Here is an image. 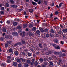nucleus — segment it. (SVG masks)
I'll use <instances>...</instances> for the list:
<instances>
[{
	"mask_svg": "<svg viewBox=\"0 0 67 67\" xmlns=\"http://www.w3.org/2000/svg\"><path fill=\"white\" fill-rule=\"evenodd\" d=\"M50 45H51V46H53V47L55 48V49H60V47H59L58 46L57 47H56V46H55L56 44H53V43H51L50 44Z\"/></svg>",
	"mask_w": 67,
	"mask_h": 67,
	"instance_id": "nucleus-1",
	"label": "nucleus"
},
{
	"mask_svg": "<svg viewBox=\"0 0 67 67\" xmlns=\"http://www.w3.org/2000/svg\"><path fill=\"white\" fill-rule=\"evenodd\" d=\"M12 35L13 36H18V33L16 32H13L12 33Z\"/></svg>",
	"mask_w": 67,
	"mask_h": 67,
	"instance_id": "nucleus-2",
	"label": "nucleus"
},
{
	"mask_svg": "<svg viewBox=\"0 0 67 67\" xmlns=\"http://www.w3.org/2000/svg\"><path fill=\"white\" fill-rule=\"evenodd\" d=\"M53 52V51H49V52H46V55H49V54H51Z\"/></svg>",
	"mask_w": 67,
	"mask_h": 67,
	"instance_id": "nucleus-3",
	"label": "nucleus"
},
{
	"mask_svg": "<svg viewBox=\"0 0 67 67\" xmlns=\"http://www.w3.org/2000/svg\"><path fill=\"white\" fill-rule=\"evenodd\" d=\"M11 37V36L10 35L5 36V38H10Z\"/></svg>",
	"mask_w": 67,
	"mask_h": 67,
	"instance_id": "nucleus-4",
	"label": "nucleus"
},
{
	"mask_svg": "<svg viewBox=\"0 0 67 67\" xmlns=\"http://www.w3.org/2000/svg\"><path fill=\"white\" fill-rule=\"evenodd\" d=\"M21 42L18 43L16 44H15L14 46H18V45H21Z\"/></svg>",
	"mask_w": 67,
	"mask_h": 67,
	"instance_id": "nucleus-5",
	"label": "nucleus"
},
{
	"mask_svg": "<svg viewBox=\"0 0 67 67\" xmlns=\"http://www.w3.org/2000/svg\"><path fill=\"white\" fill-rule=\"evenodd\" d=\"M32 3L34 5H37V3L36 2H32Z\"/></svg>",
	"mask_w": 67,
	"mask_h": 67,
	"instance_id": "nucleus-6",
	"label": "nucleus"
},
{
	"mask_svg": "<svg viewBox=\"0 0 67 67\" xmlns=\"http://www.w3.org/2000/svg\"><path fill=\"white\" fill-rule=\"evenodd\" d=\"M20 60H22L23 63L25 62V59H23V58H20Z\"/></svg>",
	"mask_w": 67,
	"mask_h": 67,
	"instance_id": "nucleus-7",
	"label": "nucleus"
},
{
	"mask_svg": "<svg viewBox=\"0 0 67 67\" xmlns=\"http://www.w3.org/2000/svg\"><path fill=\"white\" fill-rule=\"evenodd\" d=\"M11 7L13 8H17V7H18V6H17L16 5H12L11 6Z\"/></svg>",
	"mask_w": 67,
	"mask_h": 67,
	"instance_id": "nucleus-8",
	"label": "nucleus"
},
{
	"mask_svg": "<svg viewBox=\"0 0 67 67\" xmlns=\"http://www.w3.org/2000/svg\"><path fill=\"white\" fill-rule=\"evenodd\" d=\"M27 25L26 24H24L23 26V28H25L26 27H27Z\"/></svg>",
	"mask_w": 67,
	"mask_h": 67,
	"instance_id": "nucleus-9",
	"label": "nucleus"
},
{
	"mask_svg": "<svg viewBox=\"0 0 67 67\" xmlns=\"http://www.w3.org/2000/svg\"><path fill=\"white\" fill-rule=\"evenodd\" d=\"M29 11L30 13H32L33 12V9H30L29 10Z\"/></svg>",
	"mask_w": 67,
	"mask_h": 67,
	"instance_id": "nucleus-10",
	"label": "nucleus"
},
{
	"mask_svg": "<svg viewBox=\"0 0 67 67\" xmlns=\"http://www.w3.org/2000/svg\"><path fill=\"white\" fill-rule=\"evenodd\" d=\"M29 27L30 28V27H33V25H32V24L30 23H29Z\"/></svg>",
	"mask_w": 67,
	"mask_h": 67,
	"instance_id": "nucleus-11",
	"label": "nucleus"
},
{
	"mask_svg": "<svg viewBox=\"0 0 67 67\" xmlns=\"http://www.w3.org/2000/svg\"><path fill=\"white\" fill-rule=\"evenodd\" d=\"M32 30L33 31H35L36 30V27H34L32 28Z\"/></svg>",
	"mask_w": 67,
	"mask_h": 67,
	"instance_id": "nucleus-12",
	"label": "nucleus"
},
{
	"mask_svg": "<svg viewBox=\"0 0 67 67\" xmlns=\"http://www.w3.org/2000/svg\"><path fill=\"white\" fill-rule=\"evenodd\" d=\"M36 33H37V34H40L41 32H40V31L38 30L36 31Z\"/></svg>",
	"mask_w": 67,
	"mask_h": 67,
	"instance_id": "nucleus-13",
	"label": "nucleus"
},
{
	"mask_svg": "<svg viewBox=\"0 0 67 67\" xmlns=\"http://www.w3.org/2000/svg\"><path fill=\"white\" fill-rule=\"evenodd\" d=\"M8 2H7L5 4V6L6 7H9V3H8Z\"/></svg>",
	"mask_w": 67,
	"mask_h": 67,
	"instance_id": "nucleus-14",
	"label": "nucleus"
},
{
	"mask_svg": "<svg viewBox=\"0 0 67 67\" xmlns=\"http://www.w3.org/2000/svg\"><path fill=\"white\" fill-rule=\"evenodd\" d=\"M1 65L2 66H4V67H6V64L5 63H2L1 64Z\"/></svg>",
	"mask_w": 67,
	"mask_h": 67,
	"instance_id": "nucleus-15",
	"label": "nucleus"
},
{
	"mask_svg": "<svg viewBox=\"0 0 67 67\" xmlns=\"http://www.w3.org/2000/svg\"><path fill=\"white\" fill-rule=\"evenodd\" d=\"M54 54H56L57 55V54H58L59 55V53L56 52V51H55L54 52Z\"/></svg>",
	"mask_w": 67,
	"mask_h": 67,
	"instance_id": "nucleus-16",
	"label": "nucleus"
},
{
	"mask_svg": "<svg viewBox=\"0 0 67 67\" xmlns=\"http://www.w3.org/2000/svg\"><path fill=\"white\" fill-rule=\"evenodd\" d=\"M15 55H18L19 53H18V52L17 51H15Z\"/></svg>",
	"mask_w": 67,
	"mask_h": 67,
	"instance_id": "nucleus-17",
	"label": "nucleus"
},
{
	"mask_svg": "<svg viewBox=\"0 0 67 67\" xmlns=\"http://www.w3.org/2000/svg\"><path fill=\"white\" fill-rule=\"evenodd\" d=\"M13 25L14 26H15V25H17V23L16 22H14Z\"/></svg>",
	"mask_w": 67,
	"mask_h": 67,
	"instance_id": "nucleus-18",
	"label": "nucleus"
},
{
	"mask_svg": "<svg viewBox=\"0 0 67 67\" xmlns=\"http://www.w3.org/2000/svg\"><path fill=\"white\" fill-rule=\"evenodd\" d=\"M63 4L62 3H61L59 5V7H62V5H63Z\"/></svg>",
	"mask_w": 67,
	"mask_h": 67,
	"instance_id": "nucleus-19",
	"label": "nucleus"
},
{
	"mask_svg": "<svg viewBox=\"0 0 67 67\" xmlns=\"http://www.w3.org/2000/svg\"><path fill=\"white\" fill-rule=\"evenodd\" d=\"M8 46H9V45H8V44L7 43H6L5 45V47H8Z\"/></svg>",
	"mask_w": 67,
	"mask_h": 67,
	"instance_id": "nucleus-20",
	"label": "nucleus"
},
{
	"mask_svg": "<svg viewBox=\"0 0 67 67\" xmlns=\"http://www.w3.org/2000/svg\"><path fill=\"white\" fill-rule=\"evenodd\" d=\"M3 32H7V30L5 28L3 29Z\"/></svg>",
	"mask_w": 67,
	"mask_h": 67,
	"instance_id": "nucleus-21",
	"label": "nucleus"
},
{
	"mask_svg": "<svg viewBox=\"0 0 67 67\" xmlns=\"http://www.w3.org/2000/svg\"><path fill=\"white\" fill-rule=\"evenodd\" d=\"M7 44H11V41H7Z\"/></svg>",
	"mask_w": 67,
	"mask_h": 67,
	"instance_id": "nucleus-22",
	"label": "nucleus"
},
{
	"mask_svg": "<svg viewBox=\"0 0 67 67\" xmlns=\"http://www.w3.org/2000/svg\"><path fill=\"white\" fill-rule=\"evenodd\" d=\"M9 51L10 53H11V52H12L13 51L12 49H9Z\"/></svg>",
	"mask_w": 67,
	"mask_h": 67,
	"instance_id": "nucleus-23",
	"label": "nucleus"
},
{
	"mask_svg": "<svg viewBox=\"0 0 67 67\" xmlns=\"http://www.w3.org/2000/svg\"><path fill=\"white\" fill-rule=\"evenodd\" d=\"M39 60H40V62H41V63H42L44 60L43 59H42L41 58Z\"/></svg>",
	"mask_w": 67,
	"mask_h": 67,
	"instance_id": "nucleus-24",
	"label": "nucleus"
},
{
	"mask_svg": "<svg viewBox=\"0 0 67 67\" xmlns=\"http://www.w3.org/2000/svg\"><path fill=\"white\" fill-rule=\"evenodd\" d=\"M13 64L14 66H16L17 64H16V63L15 62H14L13 63Z\"/></svg>",
	"mask_w": 67,
	"mask_h": 67,
	"instance_id": "nucleus-25",
	"label": "nucleus"
},
{
	"mask_svg": "<svg viewBox=\"0 0 67 67\" xmlns=\"http://www.w3.org/2000/svg\"><path fill=\"white\" fill-rule=\"evenodd\" d=\"M38 45H39V47H40L41 48H42V45L41 44V43L39 44H38Z\"/></svg>",
	"mask_w": 67,
	"mask_h": 67,
	"instance_id": "nucleus-26",
	"label": "nucleus"
},
{
	"mask_svg": "<svg viewBox=\"0 0 67 67\" xmlns=\"http://www.w3.org/2000/svg\"><path fill=\"white\" fill-rule=\"evenodd\" d=\"M18 32H19V34L20 35H21V36L22 35V32H21V31H19Z\"/></svg>",
	"mask_w": 67,
	"mask_h": 67,
	"instance_id": "nucleus-27",
	"label": "nucleus"
},
{
	"mask_svg": "<svg viewBox=\"0 0 67 67\" xmlns=\"http://www.w3.org/2000/svg\"><path fill=\"white\" fill-rule=\"evenodd\" d=\"M35 64L36 66H37V65L38 64V63L37 62H36L35 63Z\"/></svg>",
	"mask_w": 67,
	"mask_h": 67,
	"instance_id": "nucleus-28",
	"label": "nucleus"
},
{
	"mask_svg": "<svg viewBox=\"0 0 67 67\" xmlns=\"http://www.w3.org/2000/svg\"><path fill=\"white\" fill-rule=\"evenodd\" d=\"M1 10H4V7H2L1 8Z\"/></svg>",
	"mask_w": 67,
	"mask_h": 67,
	"instance_id": "nucleus-29",
	"label": "nucleus"
},
{
	"mask_svg": "<svg viewBox=\"0 0 67 67\" xmlns=\"http://www.w3.org/2000/svg\"><path fill=\"white\" fill-rule=\"evenodd\" d=\"M40 31L42 33H43V32H44V30L43 29H40Z\"/></svg>",
	"mask_w": 67,
	"mask_h": 67,
	"instance_id": "nucleus-30",
	"label": "nucleus"
},
{
	"mask_svg": "<svg viewBox=\"0 0 67 67\" xmlns=\"http://www.w3.org/2000/svg\"><path fill=\"white\" fill-rule=\"evenodd\" d=\"M10 2L12 3H14V1L13 0H11L10 1Z\"/></svg>",
	"mask_w": 67,
	"mask_h": 67,
	"instance_id": "nucleus-31",
	"label": "nucleus"
},
{
	"mask_svg": "<svg viewBox=\"0 0 67 67\" xmlns=\"http://www.w3.org/2000/svg\"><path fill=\"white\" fill-rule=\"evenodd\" d=\"M46 36L47 37H48L49 36V35L48 34H46Z\"/></svg>",
	"mask_w": 67,
	"mask_h": 67,
	"instance_id": "nucleus-32",
	"label": "nucleus"
},
{
	"mask_svg": "<svg viewBox=\"0 0 67 67\" xmlns=\"http://www.w3.org/2000/svg\"><path fill=\"white\" fill-rule=\"evenodd\" d=\"M27 63H29V64H30V63H31V61L29 60H27Z\"/></svg>",
	"mask_w": 67,
	"mask_h": 67,
	"instance_id": "nucleus-33",
	"label": "nucleus"
},
{
	"mask_svg": "<svg viewBox=\"0 0 67 67\" xmlns=\"http://www.w3.org/2000/svg\"><path fill=\"white\" fill-rule=\"evenodd\" d=\"M39 1L38 2V4H41V2L40 0H39Z\"/></svg>",
	"mask_w": 67,
	"mask_h": 67,
	"instance_id": "nucleus-34",
	"label": "nucleus"
},
{
	"mask_svg": "<svg viewBox=\"0 0 67 67\" xmlns=\"http://www.w3.org/2000/svg\"><path fill=\"white\" fill-rule=\"evenodd\" d=\"M51 32H52V33H54V30L53 29H51Z\"/></svg>",
	"mask_w": 67,
	"mask_h": 67,
	"instance_id": "nucleus-35",
	"label": "nucleus"
},
{
	"mask_svg": "<svg viewBox=\"0 0 67 67\" xmlns=\"http://www.w3.org/2000/svg\"><path fill=\"white\" fill-rule=\"evenodd\" d=\"M58 13L59 12L57 11H56L55 12V14H56L57 15V14H58Z\"/></svg>",
	"mask_w": 67,
	"mask_h": 67,
	"instance_id": "nucleus-36",
	"label": "nucleus"
},
{
	"mask_svg": "<svg viewBox=\"0 0 67 67\" xmlns=\"http://www.w3.org/2000/svg\"><path fill=\"white\" fill-rule=\"evenodd\" d=\"M22 66V65L21 64H19L18 65V66L19 67H21Z\"/></svg>",
	"mask_w": 67,
	"mask_h": 67,
	"instance_id": "nucleus-37",
	"label": "nucleus"
},
{
	"mask_svg": "<svg viewBox=\"0 0 67 67\" xmlns=\"http://www.w3.org/2000/svg\"><path fill=\"white\" fill-rule=\"evenodd\" d=\"M54 42L56 43H58V40H55Z\"/></svg>",
	"mask_w": 67,
	"mask_h": 67,
	"instance_id": "nucleus-38",
	"label": "nucleus"
},
{
	"mask_svg": "<svg viewBox=\"0 0 67 67\" xmlns=\"http://www.w3.org/2000/svg\"><path fill=\"white\" fill-rule=\"evenodd\" d=\"M21 27H20V26H18L17 27V29L19 30H20V29H21Z\"/></svg>",
	"mask_w": 67,
	"mask_h": 67,
	"instance_id": "nucleus-39",
	"label": "nucleus"
},
{
	"mask_svg": "<svg viewBox=\"0 0 67 67\" xmlns=\"http://www.w3.org/2000/svg\"><path fill=\"white\" fill-rule=\"evenodd\" d=\"M17 62H20V60L19 59H17Z\"/></svg>",
	"mask_w": 67,
	"mask_h": 67,
	"instance_id": "nucleus-40",
	"label": "nucleus"
},
{
	"mask_svg": "<svg viewBox=\"0 0 67 67\" xmlns=\"http://www.w3.org/2000/svg\"><path fill=\"white\" fill-rule=\"evenodd\" d=\"M50 5L51 7H53L54 6V3H52Z\"/></svg>",
	"mask_w": 67,
	"mask_h": 67,
	"instance_id": "nucleus-41",
	"label": "nucleus"
},
{
	"mask_svg": "<svg viewBox=\"0 0 67 67\" xmlns=\"http://www.w3.org/2000/svg\"><path fill=\"white\" fill-rule=\"evenodd\" d=\"M63 31L64 32V33H66V30L65 29H64L63 30Z\"/></svg>",
	"mask_w": 67,
	"mask_h": 67,
	"instance_id": "nucleus-42",
	"label": "nucleus"
},
{
	"mask_svg": "<svg viewBox=\"0 0 67 67\" xmlns=\"http://www.w3.org/2000/svg\"><path fill=\"white\" fill-rule=\"evenodd\" d=\"M31 50L32 52H33L34 51V48H31Z\"/></svg>",
	"mask_w": 67,
	"mask_h": 67,
	"instance_id": "nucleus-43",
	"label": "nucleus"
},
{
	"mask_svg": "<svg viewBox=\"0 0 67 67\" xmlns=\"http://www.w3.org/2000/svg\"><path fill=\"white\" fill-rule=\"evenodd\" d=\"M1 14H4V12L3 11H1Z\"/></svg>",
	"mask_w": 67,
	"mask_h": 67,
	"instance_id": "nucleus-44",
	"label": "nucleus"
},
{
	"mask_svg": "<svg viewBox=\"0 0 67 67\" xmlns=\"http://www.w3.org/2000/svg\"><path fill=\"white\" fill-rule=\"evenodd\" d=\"M57 64L58 65H60V64H62V63H60V62H59L57 63Z\"/></svg>",
	"mask_w": 67,
	"mask_h": 67,
	"instance_id": "nucleus-45",
	"label": "nucleus"
},
{
	"mask_svg": "<svg viewBox=\"0 0 67 67\" xmlns=\"http://www.w3.org/2000/svg\"><path fill=\"white\" fill-rule=\"evenodd\" d=\"M49 64H50L51 65H52L53 63V62H50L49 63Z\"/></svg>",
	"mask_w": 67,
	"mask_h": 67,
	"instance_id": "nucleus-46",
	"label": "nucleus"
},
{
	"mask_svg": "<svg viewBox=\"0 0 67 67\" xmlns=\"http://www.w3.org/2000/svg\"><path fill=\"white\" fill-rule=\"evenodd\" d=\"M34 62H32L31 63V65H33V64H34Z\"/></svg>",
	"mask_w": 67,
	"mask_h": 67,
	"instance_id": "nucleus-47",
	"label": "nucleus"
},
{
	"mask_svg": "<svg viewBox=\"0 0 67 67\" xmlns=\"http://www.w3.org/2000/svg\"><path fill=\"white\" fill-rule=\"evenodd\" d=\"M35 17L36 18H38V16L37 15H35Z\"/></svg>",
	"mask_w": 67,
	"mask_h": 67,
	"instance_id": "nucleus-48",
	"label": "nucleus"
},
{
	"mask_svg": "<svg viewBox=\"0 0 67 67\" xmlns=\"http://www.w3.org/2000/svg\"><path fill=\"white\" fill-rule=\"evenodd\" d=\"M25 67H27L28 66V64H25Z\"/></svg>",
	"mask_w": 67,
	"mask_h": 67,
	"instance_id": "nucleus-49",
	"label": "nucleus"
},
{
	"mask_svg": "<svg viewBox=\"0 0 67 67\" xmlns=\"http://www.w3.org/2000/svg\"><path fill=\"white\" fill-rule=\"evenodd\" d=\"M50 36H51V37H53V35L51 34H50Z\"/></svg>",
	"mask_w": 67,
	"mask_h": 67,
	"instance_id": "nucleus-50",
	"label": "nucleus"
},
{
	"mask_svg": "<svg viewBox=\"0 0 67 67\" xmlns=\"http://www.w3.org/2000/svg\"><path fill=\"white\" fill-rule=\"evenodd\" d=\"M22 43L23 44H25V42L24 41H22Z\"/></svg>",
	"mask_w": 67,
	"mask_h": 67,
	"instance_id": "nucleus-51",
	"label": "nucleus"
},
{
	"mask_svg": "<svg viewBox=\"0 0 67 67\" xmlns=\"http://www.w3.org/2000/svg\"><path fill=\"white\" fill-rule=\"evenodd\" d=\"M0 40L1 41H3V38L2 37H1V38Z\"/></svg>",
	"mask_w": 67,
	"mask_h": 67,
	"instance_id": "nucleus-52",
	"label": "nucleus"
},
{
	"mask_svg": "<svg viewBox=\"0 0 67 67\" xmlns=\"http://www.w3.org/2000/svg\"><path fill=\"white\" fill-rule=\"evenodd\" d=\"M25 36V32H23V36Z\"/></svg>",
	"mask_w": 67,
	"mask_h": 67,
	"instance_id": "nucleus-53",
	"label": "nucleus"
},
{
	"mask_svg": "<svg viewBox=\"0 0 67 67\" xmlns=\"http://www.w3.org/2000/svg\"><path fill=\"white\" fill-rule=\"evenodd\" d=\"M34 1H35V2H38V1H39V0H34Z\"/></svg>",
	"mask_w": 67,
	"mask_h": 67,
	"instance_id": "nucleus-54",
	"label": "nucleus"
},
{
	"mask_svg": "<svg viewBox=\"0 0 67 67\" xmlns=\"http://www.w3.org/2000/svg\"><path fill=\"white\" fill-rule=\"evenodd\" d=\"M7 58L8 59H11V57L10 56H8L7 57Z\"/></svg>",
	"mask_w": 67,
	"mask_h": 67,
	"instance_id": "nucleus-55",
	"label": "nucleus"
},
{
	"mask_svg": "<svg viewBox=\"0 0 67 67\" xmlns=\"http://www.w3.org/2000/svg\"><path fill=\"white\" fill-rule=\"evenodd\" d=\"M54 20H57L58 18L57 17H55L54 18Z\"/></svg>",
	"mask_w": 67,
	"mask_h": 67,
	"instance_id": "nucleus-56",
	"label": "nucleus"
},
{
	"mask_svg": "<svg viewBox=\"0 0 67 67\" xmlns=\"http://www.w3.org/2000/svg\"><path fill=\"white\" fill-rule=\"evenodd\" d=\"M7 63H10V60H7Z\"/></svg>",
	"mask_w": 67,
	"mask_h": 67,
	"instance_id": "nucleus-57",
	"label": "nucleus"
},
{
	"mask_svg": "<svg viewBox=\"0 0 67 67\" xmlns=\"http://www.w3.org/2000/svg\"><path fill=\"white\" fill-rule=\"evenodd\" d=\"M60 26L61 27V28H63V26L62 25V24H60Z\"/></svg>",
	"mask_w": 67,
	"mask_h": 67,
	"instance_id": "nucleus-58",
	"label": "nucleus"
},
{
	"mask_svg": "<svg viewBox=\"0 0 67 67\" xmlns=\"http://www.w3.org/2000/svg\"><path fill=\"white\" fill-rule=\"evenodd\" d=\"M47 31H48L47 29H45V32H47Z\"/></svg>",
	"mask_w": 67,
	"mask_h": 67,
	"instance_id": "nucleus-59",
	"label": "nucleus"
},
{
	"mask_svg": "<svg viewBox=\"0 0 67 67\" xmlns=\"http://www.w3.org/2000/svg\"><path fill=\"white\" fill-rule=\"evenodd\" d=\"M28 55L29 56H31V54L30 53H28Z\"/></svg>",
	"mask_w": 67,
	"mask_h": 67,
	"instance_id": "nucleus-60",
	"label": "nucleus"
},
{
	"mask_svg": "<svg viewBox=\"0 0 67 67\" xmlns=\"http://www.w3.org/2000/svg\"><path fill=\"white\" fill-rule=\"evenodd\" d=\"M61 44H64V42L63 41H61Z\"/></svg>",
	"mask_w": 67,
	"mask_h": 67,
	"instance_id": "nucleus-61",
	"label": "nucleus"
},
{
	"mask_svg": "<svg viewBox=\"0 0 67 67\" xmlns=\"http://www.w3.org/2000/svg\"><path fill=\"white\" fill-rule=\"evenodd\" d=\"M41 67H46L45 66L43 65H41Z\"/></svg>",
	"mask_w": 67,
	"mask_h": 67,
	"instance_id": "nucleus-62",
	"label": "nucleus"
},
{
	"mask_svg": "<svg viewBox=\"0 0 67 67\" xmlns=\"http://www.w3.org/2000/svg\"><path fill=\"white\" fill-rule=\"evenodd\" d=\"M59 62L61 63H62V61L61 60H59Z\"/></svg>",
	"mask_w": 67,
	"mask_h": 67,
	"instance_id": "nucleus-63",
	"label": "nucleus"
},
{
	"mask_svg": "<svg viewBox=\"0 0 67 67\" xmlns=\"http://www.w3.org/2000/svg\"><path fill=\"white\" fill-rule=\"evenodd\" d=\"M7 23H8V24H9V23H10V21H7Z\"/></svg>",
	"mask_w": 67,
	"mask_h": 67,
	"instance_id": "nucleus-64",
	"label": "nucleus"
}]
</instances>
